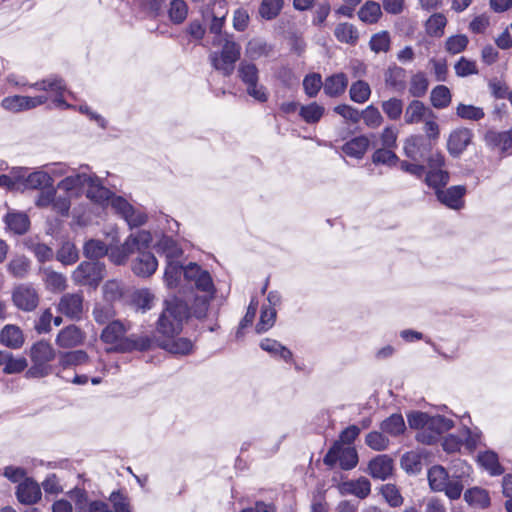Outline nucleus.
Wrapping results in <instances>:
<instances>
[{"mask_svg": "<svg viewBox=\"0 0 512 512\" xmlns=\"http://www.w3.org/2000/svg\"><path fill=\"white\" fill-rule=\"evenodd\" d=\"M380 429L391 436L403 434L406 429L403 416L398 413L392 414L381 422Z\"/></svg>", "mask_w": 512, "mask_h": 512, "instance_id": "36", "label": "nucleus"}, {"mask_svg": "<svg viewBox=\"0 0 512 512\" xmlns=\"http://www.w3.org/2000/svg\"><path fill=\"white\" fill-rule=\"evenodd\" d=\"M478 462L493 476L501 475L504 472V469L499 463L498 455L493 451L480 453L478 456Z\"/></svg>", "mask_w": 512, "mask_h": 512, "instance_id": "38", "label": "nucleus"}, {"mask_svg": "<svg viewBox=\"0 0 512 512\" xmlns=\"http://www.w3.org/2000/svg\"><path fill=\"white\" fill-rule=\"evenodd\" d=\"M406 70L400 66H389L384 73V80L387 87L395 92H403L406 89Z\"/></svg>", "mask_w": 512, "mask_h": 512, "instance_id": "23", "label": "nucleus"}, {"mask_svg": "<svg viewBox=\"0 0 512 512\" xmlns=\"http://www.w3.org/2000/svg\"><path fill=\"white\" fill-rule=\"evenodd\" d=\"M137 256L131 263L133 273L141 278H148L155 273L158 261L148 249L136 250Z\"/></svg>", "mask_w": 512, "mask_h": 512, "instance_id": "12", "label": "nucleus"}, {"mask_svg": "<svg viewBox=\"0 0 512 512\" xmlns=\"http://www.w3.org/2000/svg\"><path fill=\"white\" fill-rule=\"evenodd\" d=\"M430 100L433 107L443 109L449 106L451 102V92L448 87L438 85L432 89Z\"/></svg>", "mask_w": 512, "mask_h": 512, "instance_id": "47", "label": "nucleus"}, {"mask_svg": "<svg viewBox=\"0 0 512 512\" xmlns=\"http://www.w3.org/2000/svg\"><path fill=\"white\" fill-rule=\"evenodd\" d=\"M325 465L333 467L337 462L343 470H351L358 463V454L354 447H345L335 442L323 458Z\"/></svg>", "mask_w": 512, "mask_h": 512, "instance_id": "7", "label": "nucleus"}, {"mask_svg": "<svg viewBox=\"0 0 512 512\" xmlns=\"http://www.w3.org/2000/svg\"><path fill=\"white\" fill-rule=\"evenodd\" d=\"M30 88L43 91L45 94L35 97L14 95L5 97L2 100V107L10 112H21L41 106L51 100L54 107L60 109H76L64 100L67 91L64 80L57 76H50L30 85Z\"/></svg>", "mask_w": 512, "mask_h": 512, "instance_id": "1", "label": "nucleus"}, {"mask_svg": "<svg viewBox=\"0 0 512 512\" xmlns=\"http://www.w3.org/2000/svg\"><path fill=\"white\" fill-rule=\"evenodd\" d=\"M486 144L490 147H497L502 150H507L512 147V136L510 130L504 132H497L490 130L485 134Z\"/></svg>", "mask_w": 512, "mask_h": 512, "instance_id": "35", "label": "nucleus"}, {"mask_svg": "<svg viewBox=\"0 0 512 512\" xmlns=\"http://www.w3.org/2000/svg\"><path fill=\"white\" fill-rule=\"evenodd\" d=\"M39 300V293L32 284H19L12 291L13 304L24 312L35 310L39 304Z\"/></svg>", "mask_w": 512, "mask_h": 512, "instance_id": "10", "label": "nucleus"}, {"mask_svg": "<svg viewBox=\"0 0 512 512\" xmlns=\"http://www.w3.org/2000/svg\"><path fill=\"white\" fill-rule=\"evenodd\" d=\"M360 113L361 118L363 119L366 126H368L369 128H378L383 122V117L380 111L373 105H369L368 107H366L365 110H363Z\"/></svg>", "mask_w": 512, "mask_h": 512, "instance_id": "61", "label": "nucleus"}, {"mask_svg": "<svg viewBox=\"0 0 512 512\" xmlns=\"http://www.w3.org/2000/svg\"><path fill=\"white\" fill-rule=\"evenodd\" d=\"M152 241L150 231L139 230L131 233L121 245L108 249L107 255L115 265H124L136 250L149 249Z\"/></svg>", "mask_w": 512, "mask_h": 512, "instance_id": "4", "label": "nucleus"}, {"mask_svg": "<svg viewBox=\"0 0 512 512\" xmlns=\"http://www.w3.org/2000/svg\"><path fill=\"white\" fill-rule=\"evenodd\" d=\"M369 474L379 480H386L392 475L393 460L388 455H378L369 462Z\"/></svg>", "mask_w": 512, "mask_h": 512, "instance_id": "21", "label": "nucleus"}, {"mask_svg": "<svg viewBox=\"0 0 512 512\" xmlns=\"http://www.w3.org/2000/svg\"><path fill=\"white\" fill-rule=\"evenodd\" d=\"M157 251L164 254L167 261L177 260L182 255V249L170 236L163 235L156 244Z\"/></svg>", "mask_w": 512, "mask_h": 512, "instance_id": "31", "label": "nucleus"}, {"mask_svg": "<svg viewBox=\"0 0 512 512\" xmlns=\"http://www.w3.org/2000/svg\"><path fill=\"white\" fill-rule=\"evenodd\" d=\"M454 426L453 420L442 415L429 416L428 430L418 432L416 439L424 444L434 443L438 436Z\"/></svg>", "mask_w": 512, "mask_h": 512, "instance_id": "11", "label": "nucleus"}, {"mask_svg": "<svg viewBox=\"0 0 512 512\" xmlns=\"http://www.w3.org/2000/svg\"><path fill=\"white\" fill-rule=\"evenodd\" d=\"M381 15V7L374 1H367L358 11L359 19L369 24L376 23Z\"/></svg>", "mask_w": 512, "mask_h": 512, "instance_id": "45", "label": "nucleus"}, {"mask_svg": "<svg viewBox=\"0 0 512 512\" xmlns=\"http://www.w3.org/2000/svg\"><path fill=\"white\" fill-rule=\"evenodd\" d=\"M282 6V0H263L259 7V14L266 20H272L278 16Z\"/></svg>", "mask_w": 512, "mask_h": 512, "instance_id": "56", "label": "nucleus"}, {"mask_svg": "<svg viewBox=\"0 0 512 512\" xmlns=\"http://www.w3.org/2000/svg\"><path fill=\"white\" fill-rule=\"evenodd\" d=\"M238 76L246 86L247 94L259 102L268 100L266 88L259 83V70L251 62L242 61L238 66Z\"/></svg>", "mask_w": 512, "mask_h": 512, "instance_id": "6", "label": "nucleus"}, {"mask_svg": "<svg viewBox=\"0 0 512 512\" xmlns=\"http://www.w3.org/2000/svg\"><path fill=\"white\" fill-rule=\"evenodd\" d=\"M152 341L147 336H130L120 344L119 352H131L134 350L145 351L151 347Z\"/></svg>", "mask_w": 512, "mask_h": 512, "instance_id": "41", "label": "nucleus"}, {"mask_svg": "<svg viewBox=\"0 0 512 512\" xmlns=\"http://www.w3.org/2000/svg\"><path fill=\"white\" fill-rule=\"evenodd\" d=\"M431 150L430 142L421 135H413L404 144L405 155L413 161L424 160Z\"/></svg>", "mask_w": 512, "mask_h": 512, "instance_id": "15", "label": "nucleus"}, {"mask_svg": "<svg viewBox=\"0 0 512 512\" xmlns=\"http://www.w3.org/2000/svg\"><path fill=\"white\" fill-rule=\"evenodd\" d=\"M400 464L407 473L417 474L422 469V455L417 451L406 452L401 457Z\"/></svg>", "mask_w": 512, "mask_h": 512, "instance_id": "43", "label": "nucleus"}, {"mask_svg": "<svg viewBox=\"0 0 512 512\" xmlns=\"http://www.w3.org/2000/svg\"><path fill=\"white\" fill-rule=\"evenodd\" d=\"M446 23L447 20L443 14H433L426 22V31L431 36L439 37L443 34Z\"/></svg>", "mask_w": 512, "mask_h": 512, "instance_id": "58", "label": "nucleus"}, {"mask_svg": "<svg viewBox=\"0 0 512 512\" xmlns=\"http://www.w3.org/2000/svg\"><path fill=\"white\" fill-rule=\"evenodd\" d=\"M260 348L273 357H279L286 363H291L293 354L290 349L283 346L280 342L274 339L265 338L260 341Z\"/></svg>", "mask_w": 512, "mask_h": 512, "instance_id": "26", "label": "nucleus"}, {"mask_svg": "<svg viewBox=\"0 0 512 512\" xmlns=\"http://www.w3.org/2000/svg\"><path fill=\"white\" fill-rule=\"evenodd\" d=\"M57 259L64 265H72L79 259L76 246L71 242H64L57 252Z\"/></svg>", "mask_w": 512, "mask_h": 512, "instance_id": "53", "label": "nucleus"}, {"mask_svg": "<svg viewBox=\"0 0 512 512\" xmlns=\"http://www.w3.org/2000/svg\"><path fill=\"white\" fill-rule=\"evenodd\" d=\"M218 44L221 45V50L213 51L209 55L211 65L224 76H230L240 59L241 46L230 35H225Z\"/></svg>", "mask_w": 512, "mask_h": 512, "instance_id": "5", "label": "nucleus"}, {"mask_svg": "<svg viewBox=\"0 0 512 512\" xmlns=\"http://www.w3.org/2000/svg\"><path fill=\"white\" fill-rule=\"evenodd\" d=\"M372 162L376 165L382 164L389 167L399 162L398 156L390 148H379L372 154Z\"/></svg>", "mask_w": 512, "mask_h": 512, "instance_id": "55", "label": "nucleus"}, {"mask_svg": "<svg viewBox=\"0 0 512 512\" xmlns=\"http://www.w3.org/2000/svg\"><path fill=\"white\" fill-rule=\"evenodd\" d=\"M4 222L7 228L17 235L25 234L30 226L29 217L23 212L8 213L4 218Z\"/></svg>", "mask_w": 512, "mask_h": 512, "instance_id": "28", "label": "nucleus"}, {"mask_svg": "<svg viewBox=\"0 0 512 512\" xmlns=\"http://www.w3.org/2000/svg\"><path fill=\"white\" fill-rule=\"evenodd\" d=\"M454 467H458V469L451 475L441 465L432 466L427 473L430 489L434 492H444L452 501L461 497L466 478L471 472V467L463 461H458Z\"/></svg>", "mask_w": 512, "mask_h": 512, "instance_id": "2", "label": "nucleus"}, {"mask_svg": "<svg viewBox=\"0 0 512 512\" xmlns=\"http://www.w3.org/2000/svg\"><path fill=\"white\" fill-rule=\"evenodd\" d=\"M109 501L114 512H131L129 498L121 491H113L109 496Z\"/></svg>", "mask_w": 512, "mask_h": 512, "instance_id": "64", "label": "nucleus"}, {"mask_svg": "<svg viewBox=\"0 0 512 512\" xmlns=\"http://www.w3.org/2000/svg\"><path fill=\"white\" fill-rule=\"evenodd\" d=\"M88 354L83 350H75L60 354L59 364L63 368L78 366L88 361Z\"/></svg>", "mask_w": 512, "mask_h": 512, "instance_id": "49", "label": "nucleus"}, {"mask_svg": "<svg viewBox=\"0 0 512 512\" xmlns=\"http://www.w3.org/2000/svg\"><path fill=\"white\" fill-rule=\"evenodd\" d=\"M370 145V139L365 135L352 138L342 146V151L349 157L361 159Z\"/></svg>", "mask_w": 512, "mask_h": 512, "instance_id": "24", "label": "nucleus"}, {"mask_svg": "<svg viewBox=\"0 0 512 512\" xmlns=\"http://www.w3.org/2000/svg\"><path fill=\"white\" fill-rule=\"evenodd\" d=\"M111 207L121 218L125 220L131 229L146 224L148 220V216L143 210L133 207L123 197L112 198Z\"/></svg>", "mask_w": 512, "mask_h": 512, "instance_id": "8", "label": "nucleus"}, {"mask_svg": "<svg viewBox=\"0 0 512 512\" xmlns=\"http://www.w3.org/2000/svg\"><path fill=\"white\" fill-rule=\"evenodd\" d=\"M167 14L173 24H182L188 15L187 3L185 0H169L167 3Z\"/></svg>", "mask_w": 512, "mask_h": 512, "instance_id": "33", "label": "nucleus"}, {"mask_svg": "<svg viewBox=\"0 0 512 512\" xmlns=\"http://www.w3.org/2000/svg\"><path fill=\"white\" fill-rule=\"evenodd\" d=\"M464 500L472 506L481 508L488 507L490 504V497L485 489L473 487L465 491Z\"/></svg>", "mask_w": 512, "mask_h": 512, "instance_id": "40", "label": "nucleus"}, {"mask_svg": "<svg viewBox=\"0 0 512 512\" xmlns=\"http://www.w3.org/2000/svg\"><path fill=\"white\" fill-rule=\"evenodd\" d=\"M325 108L316 102H312L308 105H301L299 109V115L307 124L318 123L323 117Z\"/></svg>", "mask_w": 512, "mask_h": 512, "instance_id": "39", "label": "nucleus"}, {"mask_svg": "<svg viewBox=\"0 0 512 512\" xmlns=\"http://www.w3.org/2000/svg\"><path fill=\"white\" fill-rule=\"evenodd\" d=\"M348 84L347 76L344 73L334 74L326 78L323 88L326 95L338 97L344 93Z\"/></svg>", "mask_w": 512, "mask_h": 512, "instance_id": "29", "label": "nucleus"}, {"mask_svg": "<svg viewBox=\"0 0 512 512\" xmlns=\"http://www.w3.org/2000/svg\"><path fill=\"white\" fill-rule=\"evenodd\" d=\"M86 188L87 198L99 204H104L106 201L111 203L112 198L116 197L102 185L101 180L94 174H90V180L87 182Z\"/></svg>", "mask_w": 512, "mask_h": 512, "instance_id": "18", "label": "nucleus"}, {"mask_svg": "<svg viewBox=\"0 0 512 512\" xmlns=\"http://www.w3.org/2000/svg\"><path fill=\"white\" fill-rule=\"evenodd\" d=\"M83 254L88 259L97 260L108 254V247L102 240L90 239L83 246Z\"/></svg>", "mask_w": 512, "mask_h": 512, "instance_id": "42", "label": "nucleus"}, {"mask_svg": "<svg viewBox=\"0 0 512 512\" xmlns=\"http://www.w3.org/2000/svg\"><path fill=\"white\" fill-rule=\"evenodd\" d=\"M334 36L339 42L354 46L359 40V31L353 24L342 22L335 27Z\"/></svg>", "mask_w": 512, "mask_h": 512, "instance_id": "30", "label": "nucleus"}, {"mask_svg": "<svg viewBox=\"0 0 512 512\" xmlns=\"http://www.w3.org/2000/svg\"><path fill=\"white\" fill-rule=\"evenodd\" d=\"M55 350L50 343L41 340L32 345L30 358L32 362L49 364L55 358Z\"/></svg>", "mask_w": 512, "mask_h": 512, "instance_id": "27", "label": "nucleus"}, {"mask_svg": "<svg viewBox=\"0 0 512 512\" xmlns=\"http://www.w3.org/2000/svg\"><path fill=\"white\" fill-rule=\"evenodd\" d=\"M271 51L272 47L266 41L254 38L247 43L245 54L249 59L257 60L269 56Z\"/></svg>", "mask_w": 512, "mask_h": 512, "instance_id": "34", "label": "nucleus"}, {"mask_svg": "<svg viewBox=\"0 0 512 512\" xmlns=\"http://www.w3.org/2000/svg\"><path fill=\"white\" fill-rule=\"evenodd\" d=\"M323 83L321 79V75L317 73H312L305 76L303 80V88L306 95L310 98L315 97L319 90L321 89Z\"/></svg>", "mask_w": 512, "mask_h": 512, "instance_id": "62", "label": "nucleus"}, {"mask_svg": "<svg viewBox=\"0 0 512 512\" xmlns=\"http://www.w3.org/2000/svg\"><path fill=\"white\" fill-rule=\"evenodd\" d=\"M428 79L423 72H417L410 79L409 93L416 98L422 97L428 90Z\"/></svg>", "mask_w": 512, "mask_h": 512, "instance_id": "51", "label": "nucleus"}, {"mask_svg": "<svg viewBox=\"0 0 512 512\" xmlns=\"http://www.w3.org/2000/svg\"><path fill=\"white\" fill-rule=\"evenodd\" d=\"M466 187L463 185L451 186L447 189L437 190L436 197L440 203L453 210L464 207Z\"/></svg>", "mask_w": 512, "mask_h": 512, "instance_id": "13", "label": "nucleus"}, {"mask_svg": "<svg viewBox=\"0 0 512 512\" xmlns=\"http://www.w3.org/2000/svg\"><path fill=\"white\" fill-rule=\"evenodd\" d=\"M58 311L71 319H80L83 312V296L79 293L64 294L58 303Z\"/></svg>", "mask_w": 512, "mask_h": 512, "instance_id": "16", "label": "nucleus"}, {"mask_svg": "<svg viewBox=\"0 0 512 512\" xmlns=\"http://www.w3.org/2000/svg\"><path fill=\"white\" fill-rule=\"evenodd\" d=\"M383 112L391 120H398L403 112V101L392 97L381 104Z\"/></svg>", "mask_w": 512, "mask_h": 512, "instance_id": "59", "label": "nucleus"}, {"mask_svg": "<svg viewBox=\"0 0 512 512\" xmlns=\"http://www.w3.org/2000/svg\"><path fill=\"white\" fill-rule=\"evenodd\" d=\"M184 268L177 260L167 261L164 280L168 287H176L181 279L182 274L184 275Z\"/></svg>", "mask_w": 512, "mask_h": 512, "instance_id": "44", "label": "nucleus"}, {"mask_svg": "<svg viewBox=\"0 0 512 512\" xmlns=\"http://www.w3.org/2000/svg\"><path fill=\"white\" fill-rule=\"evenodd\" d=\"M277 312L273 307H267L265 304L262 306L260 319L256 324V332L258 334L264 333L272 328L276 321Z\"/></svg>", "mask_w": 512, "mask_h": 512, "instance_id": "48", "label": "nucleus"}, {"mask_svg": "<svg viewBox=\"0 0 512 512\" xmlns=\"http://www.w3.org/2000/svg\"><path fill=\"white\" fill-rule=\"evenodd\" d=\"M105 266L96 261H83L73 272V280L81 285L97 286L103 279Z\"/></svg>", "mask_w": 512, "mask_h": 512, "instance_id": "9", "label": "nucleus"}, {"mask_svg": "<svg viewBox=\"0 0 512 512\" xmlns=\"http://www.w3.org/2000/svg\"><path fill=\"white\" fill-rule=\"evenodd\" d=\"M75 505V512H114L110 510L109 505L103 501H88V496Z\"/></svg>", "mask_w": 512, "mask_h": 512, "instance_id": "57", "label": "nucleus"}, {"mask_svg": "<svg viewBox=\"0 0 512 512\" xmlns=\"http://www.w3.org/2000/svg\"><path fill=\"white\" fill-rule=\"evenodd\" d=\"M89 180L90 174L85 172L68 175L57 184V189L63 190L66 193L78 192L86 187Z\"/></svg>", "mask_w": 512, "mask_h": 512, "instance_id": "25", "label": "nucleus"}, {"mask_svg": "<svg viewBox=\"0 0 512 512\" xmlns=\"http://www.w3.org/2000/svg\"><path fill=\"white\" fill-rule=\"evenodd\" d=\"M125 333L126 328L124 325L120 321L114 320L109 322L103 329L100 338L105 344L111 345L107 349L108 351L119 352L118 347L128 338L125 337Z\"/></svg>", "mask_w": 512, "mask_h": 512, "instance_id": "14", "label": "nucleus"}, {"mask_svg": "<svg viewBox=\"0 0 512 512\" xmlns=\"http://www.w3.org/2000/svg\"><path fill=\"white\" fill-rule=\"evenodd\" d=\"M472 136V131L467 128H460L453 131L447 143L450 154L453 156L460 155L470 144Z\"/></svg>", "mask_w": 512, "mask_h": 512, "instance_id": "20", "label": "nucleus"}, {"mask_svg": "<svg viewBox=\"0 0 512 512\" xmlns=\"http://www.w3.org/2000/svg\"><path fill=\"white\" fill-rule=\"evenodd\" d=\"M381 494L391 507H399L403 504V497L394 484H385L381 488Z\"/></svg>", "mask_w": 512, "mask_h": 512, "instance_id": "60", "label": "nucleus"}, {"mask_svg": "<svg viewBox=\"0 0 512 512\" xmlns=\"http://www.w3.org/2000/svg\"><path fill=\"white\" fill-rule=\"evenodd\" d=\"M449 181V174L442 170H428L425 176V183L433 188L435 192L437 190H442Z\"/></svg>", "mask_w": 512, "mask_h": 512, "instance_id": "52", "label": "nucleus"}, {"mask_svg": "<svg viewBox=\"0 0 512 512\" xmlns=\"http://www.w3.org/2000/svg\"><path fill=\"white\" fill-rule=\"evenodd\" d=\"M428 108L419 100H412L405 109L404 121L406 124L420 123L425 119Z\"/></svg>", "mask_w": 512, "mask_h": 512, "instance_id": "32", "label": "nucleus"}, {"mask_svg": "<svg viewBox=\"0 0 512 512\" xmlns=\"http://www.w3.org/2000/svg\"><path fill=\"white\" fill-rule=\"evenodd\" d=\"M16 496L22 504H35L41 498L40 486L36 481L26 478L18 485Z\"/></svg>", "mask_w": 512, "mask_h": 512, "instance_id": "19", "label": "nucleus"}, {"mask_svg": "<svg viewBox=\"0 0 512 512\" xmlns=\"http://www.w3.org/2000/svg\"><path fill=\"white\" fill-rule=\"evenodd\" d=\"M349 95L352 101L359 104L365 103L371 95L370 86L367 82L358 80L351 85Z\"/></svg>", "mask_w": 512, "mask_h": 512, "instance_id": "50", "label": "nucleus"}, {"mask_svg": "<svg viewBox=\"0 0 512 512\" xmlns=\"http://www.w3.org/2000/svg\"><path fill=\"white\" fill-rule=\"evenodd\" d=\"M166 307L157 322V331L166 337H173L182 330L183 321L189 315L187 304L178 299L166 300Z\"/></svg>", "mask_w": 512, "mask_h": 512, "instance_id": "3", "label": "nucleus"}, {"mask_svg": "<svg viewBox=\"0 0 512 512\" xmlns=\"http://www.w3.org/2000/svg\"><path fill=\"white\" fill-rule=\"evenodd\" d=\"M365 443L375 451L385 450L389 445V439L378 431H372L367 434Z\"/></svg>", "mask_w": 512, "mask_h": 512, "instance_id": "63", "label": "nucleus"}, {"mask_svg": "<svg viewBox=\"0 0 512 512\" xmlns=\"http://www.w3.org/2000/svg\"><path fill=\"white\" fill-rule=\"evenodd\" d=\"M25 184L30 189H40L45 187H51L53 180L51 175L47 171L38 170L31 172L25 181Z\"/></svg>", "mask_w": 512, "mask_h": 512, "instance_id": "46", "label": "nucleus"}, {"mask_svg": "<svg viewBox=\"0 0 512 512\" xmlns=\"http://www.w3.org/2000/svg\"><path fill=\"white\" fill-rule=\"evenodd\" d=\"M343 489L360 499L366 498L371 492L370 481L365 477H360L357 480H351L343 484Z\"/></svg>", "mask_w": 512, "mask_h": 512, "instance_id": "37", "label": "nucleus"}, {"mask_svg": "<svg viewBox=\"0 0 512 512\" xmlns=\"http://www.w3.org/2000/svg\"><path fill=\"white\" fill-rule=\"evenodd\" d=\"M24 341V334L16 325L7 324L0 331V343L10 349L21 348Z\"/></svg>", "mask_w": 512, "mask_h": 512, "instance_id": "22", "label": "nucleus"}, {"mask_svg": "<svg viewBox=\"0 0 512 512\" xmlns=\"http://www.w3.org/2000/svg\"><path fill=\"white\" fill-rule=\"evenodd\" d=\"M85 340L84 332L76 325H69L59 331L55 342L60 348H74L82 345Z\"/></svg>", "mask_w": 512, "mask_h": 512, "instance_id": "17", "label": "nucleus"}, {"mask_svg": "<svg viewBox=\"0 0 512 512\" xmlns=\"http://www.w3.org/2000/svg\"><path fill=\"white\" fill-rule=\"evenodd\" d=\"M8 271L16 278H24L30 269V261L25 256H16L9 262Z\"/></svg>", "mask_w": 512, "mask_h": 512, "instance_id": "54", "label": "nucleus"}]
</instances>
